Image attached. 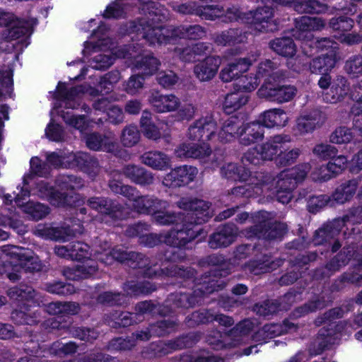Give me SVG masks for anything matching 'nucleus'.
<instances>
[{
	"label": "nucleus",
	"instance_id": "f257e3e1",
	"mask_svg": "<svg viewBox=\"0 0 362 362\" xmlns=\"http://www.w3.org/2000/svg\"><path fill=\"white\" fill-rule=\"evenodd\" d=\"M137 27V33L151 45L167 43L170 40L177 37L199 40L203 38L206 34L205 28L198 24L166 28L150 25L144 19Z\"/></svg>",
	"mask_w": 362,
	"mask_h": 362
},
{
	"label": "nucleus",
	"instance_id": "f03ea898",
	"mask_svg": "<svg viewBox=\"0 0 362 362\" xmlns=\"http://www.w3.org/2000/svg\"><path fill=\"white\" fill-rule=\"evenodd\" d=\"M196 281L197 288L193 293L176 292L169 296L168 303L172 308H192L199 303L203 296L218 291L220 288L215 277L211 274H205Z\"/></svg>",
	"mask_w": 362,
	"mask_h": 362
},
{
	"label": "nucleus",
	"instance_id": "7ed1b4c3",
	"mask_svg": "<svg viewBox=\"0 0 362 362\" xmlns=\"http://www.w3.org/2000/svg\"><path fill=\"white\" fill-rule=\"evenodd\" d=\"M221 176L232 180L240 182H249V185L253 186L254 189L262 185L266 189L272 187V179L262 172H255L253 174L245 167L238 166L235 163L224 164L221 168Z\"/></svg>",
	"mask_w": 362,
	"mask_h": 362
},
{
	"label": "nucleus",
	"instance_id": "20e7f679",
	"mask_svg": "<svg viewBox=\"0 0 362 362\" xmlns=\"http://www.w3.org/2000/svg\"><path fill=\"white\" fill-rule=\"evenodd\" d=\"M266 212L260 211L257 218H262L258 220V223L249 228L250 235H254L258 238L265 240H280L286 233L287 226L281 222H272L265 218Z\"/></svg>",
	"mask_w": 362,
	"mask_h": 362
},
{
	"label": "nucleus",
	"instance_id": "39448f33",
	"mask_svg": "<svg viewBox=\"0 0 362 362\" xmlns=\"http://www.w3.org/2000/svg\"><path fill=\"white\" fill-rule=\"evenodd\" d=\"M177 206L189 211L186 220L192 221L199 226L206 222L212 214L210 204L202 199L182 197L177 202Z\"/></svg>",
	"mask_w": 362,
	"mask_h": 362
},
{
	"label": "nucleus",
	"instance_id": "423d86ee",
	"mask_svg": "<svg viewBox=\"0 0 362 362\" xmlns=\"http://www.w3.org/2000/svg\"><path fill=\"white\" fill-rule=\"evenodd\" d=\"M135 45H124L116 53L117 57L134 58V68L144 75H152L158 69V60L151 55H136L138 50Z\"/></svg>",
	"mask_w": 362,
	"mask_h": 362
},
{
	"label": "nucleus",
	"instance_id": "0eeeda50",
	"mask_svg": "<svg viewBox=\"0 0 362 362\" xmlns=\"http://www.w3.org/2000/svg\"><path fill=\"white\" fill-rule=\"evenodd\" d=\"M144 277L158 278V277H180L182 279H189L194 277L196 272L191 267H179L177 265H170L165 268H160L157 266L155 260L150 259V264L144 267L141 272Z\"/></svg>",
	"mask_w": 362,
	"mask_h": 362
},
{
	"label": "nucleus",
	"instance_id": "6e6552de",
	"mask_svg": "<svg viewBox=\"0 0 362 362\" xmlns=\"http://www.w3.org/2000/svg\"><path fill=\"white\" fill-rule=\"evenodd\" d=\"M87 205L114 220L124 219L128 217V211L126 212L120 204L107 197H90L87 201Z\"/></svg>",
	"mask_w": 362,
	"mask_h": 362
},
{
	"label": "nucleus",
	"instance_id": "1a4fd4ad",
	"mask_svg": "<svg viewBox=\"0 0 362 362\" xmlns=\"http://www.w3.org/2000/svg\"><path fill=\"white\" fill-rule=\"evenodd\" d=\"M325 24V21L321 18L300 16L294 19L295 28L292 35L297 40H305L311 36V31L321 30Z\"/></svg>",
	"mask_w": 362,
	"mask_h": 362
},
{
	"label": "nucleus",
	"instance_id": "9d476101",
	"mask_svg": "<svg viewBox=\"0 0 362 362\" xmlns=\"http://www.w3.org/2000/svg\"><path fill=\"white\" fill-rule=\"evenodd\" d=\"M30 196V191L28 189L22 188L21 192L18 193L15 197V202L22 211L26 214L30 218L38 221L45 218L49 214V208L48 206L40 202L29 201L23 203L22 199L25 197Z\"/></svg>",
	"mask_w": 362,
	"mask_h": 362
},
{
	"label": "nucleus",
	"instance_id": "9b49d317",
	"mask_svg": "<svg viewBox=\"0 0 362 362\" xmlns=\"http://www.w3.org/2000/svg\"><path fill=\"white\" fill-rule=\"evenodd\" d=\"M198 173L197 168L182 165L173 169L163 179V184L169 187H178L193 181Z\"/></svg>",
	"mask_w": 362,
	"mask_h": 362
},
{
	"label": "nucleus",
	"instance_id": "f8f14e48",
	"mask_svg": "<svg viewBox=\"0 0 362 362\" xmlns=\"http://www.w3.org/2000/svg\"><path fill=\"white\" fill-rule=\"evenodd\" d=\"M326 114L320 110H313L296 119V130L301 135L311 133L320 128L327 120Z\"/></svg>",
	"mask_w": 362,
	"mask_h": 362
},
{
	"label": "nucleus",
	"instance_id": "ddd939ff",
	"mask_svg": "<svg viewBox=\"0 0 362 362\" xmlns=\"http://www.w3.org/2000/svg\"><path fill=\"white\" fill-rule=\"evenodd\" d=\"M177 323L171 320H163L151 325L144 330L136 331L132 333V338L136 341H148L152 336L163 337L174 331Z\"/></svg>",
	"mask_w": 362,
	"mask_h": 362
},
{
	"label": "nucleus",
	"instance_id": "4468645a",
	"mask_svg": "<svg viewBox=\"0 0 362 362\" xmlns=\"http://www.w3.org/2000/svg\"><path fill=\"white\" fill-rule=\"evenodd\" d=\"M273 9L269 6L258 7L255 11H251L247 13V18L251 19L250 23L255 30L258 32H269L274 29L272 21Z\"/></svg>",
	"mask_w": 362,
	"mask_h": 362
},
{
	"label": "nucleus",
	"instance_id": "2eb2a0df",
	"mask_svg": "<svg viewBox=\"0 0 362 362\" xmlns=\"http://www.w3.org/2000/svg\"><path fill=\"white\" fill-rule=\"evenodd\" d=\"M217 129L216 122L211 117L199 119L188 129V137L194 141L209 140Z\"/></svg>",
	"mask_w": 362,
	"mask_h": 362
},
{
	"label": "nucleus",
	"instance_id": "dca6fc26",
	"mask_svg": "<svg viewBox=\"0 0 362 362\" xmlns=\"http://www.w3.org/2000/svg\"><path fill=\"white\" fill-rule=\"evenodd\" d=\"M1 250L7 255L22 262L25 271L34 272L42 269V264L37 258L31 256L28 250L14 245H4L1 247Z\"/></svg>",
	"mask_w": 362,
	"mask_h": 362
},
{
	"label": "nucleus",
	"instance_id": "f3484780",
	"mask_svg": "<svg viewBox=\"0 0 362 362\" xmlns=\"http://www.w3.org/2000/svg\"><path fill=\"white\" fill-rule=\"evenodd\" d=\"M6 25L7 40H18L30 33V28L28 22L19 19H14L8 13L0 12V26Z\"/></svg>",
	"mask_w": 362,
	"mask_h": 362
},
{
	"label": "nucleus",
	"instance_id": "a211bd4d",
	"mask_svg": "<svg viewBox=\"0 0 362 362\" xmlns=\"http://www.w3.org/2000/svg\"><path fill=\"white\" fill-rule=\"evenodd\" d=\"M238 228L233 223H227L209 236V245L212 249L227 247L235 242Z\"/></svg>",
	"mask_w": 362,
	"mask_h": 362
},
{
	"label": "nucleus",
	"instance_id": "6ab92c4d",
	"mask_svg": "<svg viewBox=\"0 0 362 362\" xmlns=\"http://www.w3.org/2000/svg\"><path fill=\"white\" fill-rule=\"evenodd\" d=\"M349 220V216H344L341 218L334 219L324 227L318 229L315 234L313 243L316 245L330 243L340 233L345 223Z\"/></svg>",
	"mask_w": 362,
	"mask_h": 362
},
{
	"label": "nucleus",
	"instance_id": "aec40b11",
	"mask_svg": "<svg viewBox=\"0 0 362 362\" xmlns=\"http://www.w3.org/2000/svg\"><path fill=\"white\" fill-rule=\"evenodd\" d=\"M35 235L55 241H65L74 235L69 226L53 227L49 224H38L33 229Z\"/></svg>",
	"mask_w": 362,
	"mask_h": 362
},
{
	"label": "nucleus",
	"instance_id": "412c9836",
	"mask_svg": "<svg viewBox=\"0 0 362 362\" xmlns=\"http://www.w3.org/2000/svg\"><path fill=\"white\" fill-rule=\"evenodd\" d=\"M114 261L127 263L133 269H140L150 264V259L144 255L136 252H128L122 248H114L112 250Z\"/></svg>",
	"mask_w": 362,
	"mask_h": 362
},
{
	"label": "nucleus",
	"instance_id": "4be33fe9",
	"mask_svg": "<svg viewBox=\"0 0 362 362\" xmlns=\"http://www.w3.org/2000/svg\"><path fill=\"white\" fill-rule=\"evenodd\" d=\"M351 257L352 254L350 250H341L326 264L325 268L317 269L315 271L314 277L320 279L329 276L339 271L341 267L346 266Z\"/></svg>",
	"mask_w": 362,
	"mask_h": 362
},
{
	"label": "nucleus",
	"instance_id": "5701e85b",
	"mask_svg": "<svg viewBox=\"0 0 362 362\" xmlns=\"http://www.w3.org/2000/svg\"><path fill=\"white\" fill-rule=\"evenodd\" d=\"M291 141V137L286 134H277L270 137L258 148L264 160H272L279 150L284 148L286 143Z\"/></svg>",
	"mask_w": 362,
	"mask_h": 362
},
{
	"label": "nucleus",
	"instance_id": "b1692460",
	"mask_svg": "<svg viewBox=\"0 0 362 362\" xmlns=\"http://www.w3.org/2000/svg\"><path fill=\"white\" fill-rule=\"evenodd\" d=\"M97 270V262L93 259H87L81 264L64 268L62 274L67 279L77 281L91 276Z\"/></svg>",
	"mask_w": 362,
	"mask_h": 362
},
{
	"label": "nucleus",
	"instance_id": "393cba45",
	"mask_svg": "<svg viewBox=\"0 0 362 362\" xmlns=\"http://www.w3.org/2000/svg\"><path fill=\"white\" fill-rule=\"evenodd\" d=\"M121 173L131 182L139 185H150L154 180L153 175L150 171L134 164L124 165Z\"/></svg>",
	"mask_w": 362,
	"mask_h": 362
},
{
	"label": "nucleus",
	"instance_id": "a878e982",
	"mask_svg": "<svg viewBox=\"0 0 362 362\" xmlns=\"http://www.w3.org/2000/svg\"><path fill=\"white\" fill-rule=\"evenodd\" d=\"M211 153L209 146L203 143L197 144H182L175 150V154L180 158H198L202 159L208 157Z\"/></svg>",
	"mask_w": 362,
	"mask_h": 362
},
{
	"label": "nucleus",
	"instance_id": "bb28decb",
	"mask_svg": "<svg viewBox=\"0 0 362 362\" xmlns=\"http://www.w3.org/2000/svg\"><path fill=\"white\" fill-rule=\"evenodd\" d=\"M283 264L281 259H271L270 257L264 255L259 259H254L245 264V268L250 273L259 275L276 269Z\"/></svg>",
	"mask_w": 362,
	"mask_h": 362
},
{
	"label": "nucleus",
	"instance_id": "cd10ccee",
	"mask_svg": "<svg viewBox=\"0 0 362 362\" xmlns=\"http://www.w3.org/2000/svg\"><path fill=\"white\" fill-rule=\"evenodd\" d=\"M221 64L219 57H208L194 66V74L201 81L211 80L216 75Z\"/></svg>",
	"mask_w": 362,
	"mask_h": 362
},
{
	"label": "nucleus",
	"instance_id": "c85d7f7f",
	"mask_svg": "<svg viewBox=\"0 0 362 362\" xmlns=\"http://www.w3.org/2000/svg\"><path fill=\"white\" fill-rule=\"evenodd\" d=\"M73 168L78 167L90 177H95L100 170V166L97 158L88 153L77 152L74 153Z\"/></svg>",
	"mask_w": 362,
	"mask_h": 362
},
{
	"label": "nucleus",
	"instance_id": "c756f323",
	"mask_svg": "<svg viewBox=\"0 0 362 362\" xmlns=\"http://www.w3.org/2000/svg\"><path fill=\"white\" fill-rule=\"evenodd\" d=\"M86 146L93 151H103L113 152L116 148V143L105 135L98 132H93L85 136Z\"/></svg>",
	"mask_w": 362,
	"mask_h": 362
},
{
	"label": "nucleus",
	"instance_id": "7c9ffc66",
	"mask_svg": "<svg viewBox=\"0 0 362 362\" xmlns=\"http://www.w3.org/2000/svg\"><path fill=\"white\" fill-rule=\"evenodd\" d=\"M264 128L259 123H248L244 125L240 133V143L249 146L264 138Z\"/></svg>",
	"mask_w": 362,
	"mask_h": 362
},
{
	"label": "nucleus",
	"instance_id": "2f4dec72",
	"mask_svg": "<svg viewBox=\"0 0 362 362\" xmlns=\"http://www.w3.org/2000/svg\"><path fill=\"white\" fill-rule=\"evenodd\" d=\"M358 186V182L356 179H352L341 184L330 196L333 204L334 202L342 204L349 202L356 194Z\"/></svg>",
	"mask_w": 362,
	"mask_h": 362
},
{
	"label": "nucleus",
	"instance_id": "473e14b6",
	"mask_svg": "<svg viewBox=\"0 0 362 362\" xmlns=\"http://www.w3.org/2000/svg\"><path fill=\"white\" fill-rule=\"evenodd\" d=\"M140 1L144 5H146L142 8V10L145 13V17L139 20L137 23L134 22L132 23V32L137 33V26L139 23L144 19L148 22V24L156 25V23L162 21L165 18L164 16L160 12V9L156 6L157 4L155 2L151 0H140Z\"/></svg>",
	"mask_w": 362,
	"mask_h": 362
},
{
	"label": "nucleus",
	"instance_id": "72a5a7b5",
	"mask_svg": "<svg viewBox=\"0 0 362 362\" xmlns=\"http://www.w3.org/2000/svg\"><path fill=\"white\" fill-rule=\"evenodd\" d=\"M150 103L158 112H165L175 110L179 105V99L173 94L160 95L159 92L153 93Z\"/></svg>",
	"mask_w": 362,
	"mask_h": 362
},
{
	"label": "nucleus",
	"instance_id": "f704fd0d",
	"mask_svg": "<svg viewBox=\"0 0 362 362\" xmlns=\"http://www.w3.org/2000/svg\"><path fill=\"white\" fill-rule=\"evenodd\" d=\"M264 175H269L272 179V187L270 189H266L262 185H259L257 189H260L261 192H269L274 190V189H283L288 192H291L296 187L297 183L293 180V177L288 175V172L283 171L278 176L277 180L274 178L271 175L264 173ZM256 193H259L258 190Z\"/></svg>",
	"mask_w": 362,
	"mask_h": 362
},
{
	"label": "nucleus",
	"instance_id": "c9c22d12",
	"mask_svg": "<svg viewBox=\"0 0 362 362\" xmlns=\"http://www.w3.org/2000/svg\"><path fill=\"white\" fill-rule=\"evenodd\" d=\"M246 40L245 33L238 28H230L215 35V42L218 45L230 46L243 43Z\"/></svg>",
	"mask_w": 362,
	"mask_h": 362
},
{
	"label": "nucleus",
	"instance_id": "e433bc0d",
	"mask_svg": "<svg viewBox=\"0 0 362 362\" xmlns=\"http://www.w3.org/2000/svg\"><path fill=\"white\" fill-rule=\"evenodd\" d=\"M110 318V326L115 329L127 327L143 321V319L136 317L134 313L117 310L111 313Z\"/></svg>",
	"mask_w": 362,
	"mask_h": 362
},
{
	"label": "nucleus",
	"instance_id": "4c0bfd02",
	"mask_svg": "<svg viewBox=\"0 0 362 362\" xmlns=\"http://www.w3.org/2000/svg\"><path fill=\"white\" fill-rule=\"evenodd\" d=\"M335 57L332 54H322L315 57L310 62V70L313 74H325L335 66Z\"/></svg>",
	"mask_w": 362,
	"mask_h": 362
},
{
	"label": "nucleus",
	"instance_id": "58836bf2",
	"mask_svg": "<svg viewBox=\"0 0 362 362\" xmlns=\"http://www.w3.org/2000/svg\"><path fill=\"white\" fill-rule=\"evenodd\" d=\"M141 161L153 169L163 170L170 165V159L160 151H148L141 156Z\"/></svg>",
	"mask_w": 362,
	"mask_h": 362
},
{
	"label": "nucleus",
	"instance_id": "ea45409f",
	"mask_svg": "<svg viewBox=\"0 0 362 362\" xmlns=\"http://www.w3.org/2000/svg\"><path fill=\"white\" fill-rule=\"evenodd\" d=\"M288 121L286 113L279 109L269 110L262 115V127L272 128L274 127H284Z\"/></svg>",
	"mask_w": 362,
	"mask_h": 362
},
{
	"label": "nucleus",
	"instance_id": "a19ab883",
	"mask_svg": "<svg viewBox=\"0 0 362 362\" xmlns=\"http://www.w3.org/2000/svg\"><path fill=\"white\" fill-rule=\"evenodd\" d=\"M348 159L344 156H334L332 158V160L329 161L326 166H322L320 170H327L330 175L325 174L321 175L318 179L323 180L324 181L331 179L339 173H341L344 169L346 168Z\"/></svg>",
	"mask_w": 362,
	"mask_h": 362
},
{
	"label": "nucleus",
	"instance_id": "79ce46f5",
	"mask_svg": "<svg viewBox=\"0 0 362 362\" xmlns=\"http://www.w3.org/2000/svg\"><path fill=\"white\" fill-rule=\"evenodd\" d=\"M241 129L237 118L230 117L223 123L218 134V139L225 143L231 141L236 136H240Z\"/></svg>",
	"mask_w": 362,
	"mask_h": 362
},
{
	"label": "nucleus",
	"instance_id": "37998d69",
	"mask_svg": "<svg viewBox=\"0 0 362 362\" xmlns=\"http://www.w3.org/2000/svg\"><path fill=\"white\" fill-rule=\"evenodd\" d=\"M269 46L279 55L292 57L296 52V46L290 37L276 38L269 42Z\"/></svg>",
	"mask_w": 362,
	"mask_h": 362
},
{
	"label": "nucleus",
	"instance_id": "c03bdc74",
	"mask_svg": "<svg viewBox=\"0 0 362 362\" xmlns=\"http://www.w3.org/2000/svg\"><path fill=\"white\" fill-rule=\"evenodd\" d=\"M74 153L73 152H51L47 153L46 160L54 168H73Z\"/></svg>",
	"mask_w": 362,
	"mask_h": 362
},
{
	"label": "nucleus",
	"instance_id": "a18cd8bd",
	"mask_svg": "<svg viewBox=\"0 0 362 362\" xmlns=\"http://www.w3.org/2000/svg\"><path fill=\"white\" fill-rule=\"evenodd\" d=\"M333 337L325 328L320 329L316 339L309 346V352L311 355H319L324 350L329 348V346L333 343Z\"/></svg>",
	"mask_w": 362,
	"mask_h": 362
},
{
	"label": "nucleus",
	"instance_id": "49530a36",
	"mask_svg": "<svg viewBox=\"0 0 362 362\" xmlns=\"http://www.w3.org/2000/svg\"><path fill=\"white\" fill-rule=\"evenodd\" d=\"M327 6L325 4L320 2L317 0H298L294 4V10L300 13H321L327 10Z\"/></svg>",
	"mask_w": 362,
	"mask_h": 362
},
{
	"label": "nucleus",
	"instance_id": "de8ad7c7",
	"mask_svg": "<svg viewBox=\"0 0 362 362\" xmlns=\"http://www.w3.org/2000/svg\"><path fill=\"white\" fill-rule=\"evenodd\" d=\"M224 14L223 7L218 4H199L195 15L204 20L214 21Z\"/></svg>",
	"mask_w": 362,
	"mask_h": 362
},
{
	"label": "nucleus",
	"instance_id": "09e8293b",
	"mask_svg": "<svg viewBox=\"0 0 362 362\" xmlns=\"http://www.w3.org/2000/svg\"><path fill=\"white\" fill-rule=\"evenodd\" d=\"M200 339V334L197 332H189L182 335L174 340L168 341L166 346L173 350L182 349L191 347Z\"/></svg>",
	"mask_w": 362,
	"mask_h": 362
},
{
	"label": "nucleus",
	"instance_id": "8fccbe9b",
	"mask_svg": "<svg viewBox=\"0 0 362 362\" xmlns=\"http://www.w3.org/2000/svg\"><path fill=\"white\" fill-rule=\"evenodd\" d=\"M124 291L127 295L139 296L148 295L156 290L155 285L148 281L135 283L134 281L127 282L124 284Z\"/></svg>",
	"mask_w": 362,
	"mask_h": 362
},
{
	"label": "nucleus",
	"instance_id": "3c124183",
	"mask_svg": "<svg viewBox=\"0 0 362 362\" xmlns=\"http://www.w3.org/2000/svg\"><path fill=\"white\" fill-rule=\"evenodd\" d=\"M51 202L57 206H76L79 205V194L71 193L68 194L65 192L56 191L52 193Z\"/></svg>",
	"mask_w": 362,
	"mask_h": 362
},
{
	"label": "nucleus",
	"instance_id": "603ef678",
	"mask_svg": "<svg viewBox=\"0 0 362 362\" xmlns=\"http://www.w3.org/2000/svg\"><path fill=\"white\" fill-rule=\"evenodd\" d=\"M202 228L192 221L185 219L180 228H178L180 239L183 240L185 247L194 240L199 234Z\"/></svg>",
	"mask_w": 362,
	"mask_h": 362
},
{
	"label": "nucleus",
	"instance_id": "864d4df0",
	"mask_svg": "<svg viewBox=\"0 0 362 362\" xmlns=\"http://www.w3.org/2000/svg\"><path fill=\"white\" fill-rule=\"evenodd\" d=\"M248 100V96L245 92H230L225 98L224 108L228 112L237 110L245 105Z\"/></svg>",
	"mask_w": 362,
	"mask_h": 362
},
{
	"label": "nucleus",
	"instance_id": "5fc2aeb1",
	"mask_svg": "<svg viewBox=\"0 0 362 362\" xmlns=\"http://www.w3.org/2000/svg\"><path fill=\"white\" fill-rule=\"evenodd\" d=\"M24 270L22 262L13 264L12 262L5 261L0 264V274L6 275L11 281L19 280Z\"/></svg>",
	"mask_w": 362,
	"mask_h": 362
},
{
	"label": "nucleus",
	"instance_id": "6e6d98bb",
	"mask_svg": "<svg viewBox=\"0 0 362 362\" xmlns=\"http://www.w3.org/2000/svg\"><path fill=\"white\" fill-rule=\"evenodd\" d=\"M141 134L136 125L126 126L122 131L120 141L125 147H132L137 144L140 140Z\"/></svg>",
	"mask_w": 362,
	"mask_h": 362
},
{
	"label": "nucleus",
	"instance_id": "4d7b16f0",
	"mask_svg": "<svg viewBox=\"0 0 362 362\" xmlns=\"http://www.w3.org/2000/svg\"><path fill=\"white\" fill-rule=\"evenodd\" d=\"M213 321V313L209 310H200L187 315L185 322L187 327H194L200 324H206Z\"/></svg>",
	"mask_w": 362,
	"mask_h": 362
},
{
	"label": "nucleus",
	"instance_id": "13d9d810",
	"mask_svg": "<svg viewBox=\"0 0 362 362\" xmlns=\"http://www.w3.org/2000/svg\"><path fill=\"white\" fill-rule=\"evenodd\" d=\"M7 295L11 299L15 300H24L33 299L35 297V290L26 284H20L8 289Z\"/></svg>",
	"mask_w": 362,
	"mask_h": 362
},
{
	"label": "nucleus",
	"instance_id": "bf43d9fd",
	"mask_svg": "<svg viewBox=\"0 0 362 362\" xmlns=\"http://www.w3.org/2000/svg\"><path fill=\"white\" fill-rule=\"evenodd\" d=\"M57 184L62 190H75L83 186V181L73 175H61L57 179Z\"/></svg>",
	"mask_w": 362,
	"mask_h": 362
},
{
	"label": "nucleus",
	"instance_id": "052dcab7",
	"mask_svg": "<svg viewBox=\"0 0 362 362\" xmlns=\"http://www.w3.org/2000/svg\"><path fill=\"white\" fill-rule=\"evenodd\" d=\"M327 306V303L323 296H317L313 299L305 303L303 305L298 308L296 312L299 315H303L310 313L316 312Z\"/></svg>",
	"mask_w": 362,
	"mask_h": 362
},
{
	"label": "nucleus",
	"instance_id": "680f3d73",
	"mask_svg": "<svg viewBox=\"0 0 362 362\" xmlns=\"http://www.w3.org/2000/svg\"><path fill=\"white\" fill-rule=\"evenodd\" d=\"M327 205L333 206L331 197L327 194L312 195L308 199L307 207L311 213H316Z\"/></svg>",
	"mask_w": 362,
	"mask_h": 362
},
{
	"label": "nucleus",
	"instance_id": "e2e57ef3",
	"mask_svg": "<svg viewBox=\"0 0 362 362\" xmlns=\"http://www.w3.org/2000/svg\"><path fill=\"white\" fill-rule=\"evenodd\" d=\"M280 309V304L276 300H267L256 303L253 311L259 316L267 317L276 313Z\"/></svg>",
	"mask_w": 362,
	"mask_h": 362
},
{
	"label": "nucleus",
	"instance_id": "0e129e2a",
	"mask_svg": "<svg viewBox=\"0 0 362 362\" xmlns=\"http://www.w3.org/2000/svg\"><path fill=\"white\" fill-rule=\"evenodd\" d=\"M125 295L119 292L105 291L97 297L98 303L109 306L121 305L124 303Z\"/></svg>",
	"mask_w": 362,
	"mask_h": 362
},
{
	"label": "nucleus",
	"instance_id": "69168bd1",
	"mask_svg": "<svg viewBox=\"0 0 362 362\" xmlns=\"http://www.w3.org/2000/svg\"><path fill=\"white\" fill-rule=\"evenodd\" d=\"M301 153L302 150L300 148H281L277 157V163L281 166L291 165L296 162Z\"/></svg>",
	"mask_w": 362,
	"mask_h": 362
},
{
	"label": "nucleus",
	"instance_id": "338daca9",
	"mask_svg": "<svg viewBox=\"0 0 362 362\" xmlns=\"http://www.w3.org/2000/svg\"><path fill=\"white\" fill-rule=\"evenodd\" d=\"M79 92H55L54 98L61 100V105L66 108L75 109L80 105Z\"/></svg>",
	"mask_w": 362,
	"mask_h": 362
},
{
	"label": "nucleus",
	"instance_id": "774afa93",
	"mask_svg": "<svg viewBox=\"0 0 362 362\" xmlns=\"http://www.w3.org/2000/svg\"><path fill=\"white\" fill-rule=\"evenodd\" d=\"M346 72L353 77H358L362 74V55H354L350 57L345 63Z\"/></svg>",
	"mask_w": 362,
	"mask_h": 362
}]
</instances>
